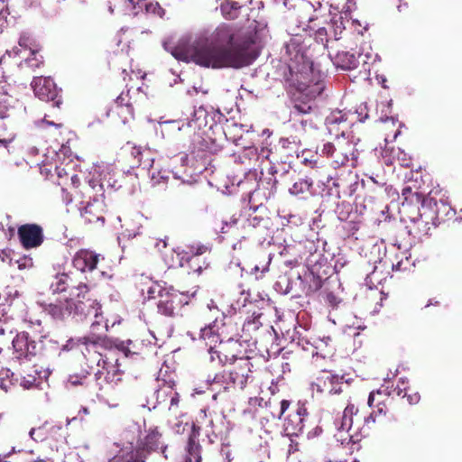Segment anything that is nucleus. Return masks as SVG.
<instances>
[{"label":"nucleus","instance_id":"nucleus-7","mask_svg":"<svg viewBox=\"0 0 462 462\" xmlns=\"http://www.w3.org/2000/svg\"><path fill=\"white\" fill-rule=\"evenodd\" d=\"M17 236L22 246L26 249L40 247L44 241L43 228L37 224H24L18 227Z\"/></svg>","mask_w":462,"mask_h":462},{"label":"nucleus","instance_id":"nucleus-58","mask_svg":"<svg viewBox=\"0 0 462 462\" xmlns=\"http://www.w3.org/2000/svg\"><path fill=\"white\" fill-rule=\"evenodd\" d=\"M82 411H83L85 414H88V409H87V408H83V409H82Z\"/></svg>","mask_w":462,"mask_h":462},{"label":"nucleus","instance_id":"nucleus-63","mask_svg":"<svg viewBox=\"0 0 462 462\" xmlns=\"http://www.w3.org/2000/svg\"><path fill=\"white\" fill-rule=\"evenodd\" d=\"M415 197H416V200L419 201L420 200V197L418 196V194H414Z\"/></svg>","mask_w":462,"mask_h":462},{"label":"nucleus","instance_id":"nucleus-54","mask_svg":"<svg viewBox=\"0 0 462 462\" xmlns=\"http://www.w3.org/2000/svg\"><path fill=\"white\" fill-rule=\"evenodd\" d=\"M11 142V139L10 140H6V139H0V143L4 144V145H6L7 143H9Z\"/></svg>","mask_w":462,"mask_h":462},{"label":"nucleus","instance_id":"nucleus-35","mask_svg":"<svg viewBox=\"0 0 462 462\" xmlns=\"http://www.w3.org/2000/svg\"><path fill=\"white\" fill-rule=\"evenodd\" d=\"M28 42H29V38L26 36H22L19 40V46L21 48H23L24 50V51H28L32 55H35V52L33 51H32L31 48H29Z\"/></svg>","mask_w":462,"mask_h":462},{"label":"nucleus","instance_id":"nucleus-55","mask_svg":"<svg viewBox=\"0 0 462 462\" xmlns=\"http://www.w3.org/2000/svg\"><path fill=\"white\" fill-rule=\"evenodd\" d=\"M180 42H181V41H180V42H178V44L176 45V47L180 44ZM174 48H175V46H174V47H172V48H171V49H169V47H166V50H169V51H171V53L172 54V51L174 50Z\"/></svg>","mask_w":462,"mask_h":462},{"label":"nucleus","instance_id":"nucleus-34","mask_svg":"<svg viewBox=\"0 0 462 462\" xmlns=\"http://www.w3.org/2000/svg\"><path fill=\"white\" fill-rule=\"evenodd\" d=\"M206 249L207 248L205 246H199L197 248L196 252H193V251L190 252V254L192 255L191 256H187L186 261L187 262H194L198 255L202 254L203 253H205Z\"/></svg>","mask_w":462,"mask_h":462},{"label":"nucleus","instance_id":"nucleus-56","mask_svg":"<svg viewBox=\"0 0 462 462\" xmlns=\"http://www.w3.org/2000/svg\"><path fill=\"white\" fill-rule=\"evenodd\" d=\"M183 259H184V256H182L181 259L180 260V266L184 265Z\"/></svg>","mask_w":462,"mask_h":462},{"label":"nucleus","instance_id":"nucleus-42","mask_svg":"<svg viewBox=\"0 0 462 462\" xmlns=\"http://www.w3.org/2000/svg\"><path fill=\"white\" fill-rule=\"evenodd\" d=\"M381 391L378 390L376 391V393L377 394H381ZM374 395H375V392H372L369 395V398H368V405L371 407L373 405V402H374Z\"/></svg>","mask_w":462,"mask_h":462},{"label":"nucleus","instance_id":"nucleus-46","mask_svg":"<svg viewBox=\"0 0 462 462\" xmlns=\"http://www.w3.org/2000/svg\"><path fill=\"white\" fill-rule=\"evenodd\" d=\"M41 173L44 175L45 177H48L51 173V169L47 168L45 165L41 167Z\"/></svg>","mask_w":462,"mask_h":462},{"label":"nucleus","instance_id":"nucleus-5","mask_svg":"<svg viewBox=\"0 0 462 462\" xmlns=\"http://www.w3.org/2000/svg\"><path fill=\"white\" fill-rule=\"evenodd\" d=\"M161 434L155 430H152L145 437L144 442L140 443L139 438L135 436H129V433L125 434V439L127 440V444L125 445L117 455L123 456L122 461L125 462L127 458V451H133L134 462H137L138 449L143 446L150 449L159 448Z\"/></svg>","mask_w":462,"mask_h":462},{"label":"nucleus","instance_id":"nucleus-12","mask_svg":"<svg viewBox=\"0 0 462 462\" xmlns=\"http://www.w3.org/2000/svg\"><path fill=\"white\" fill-rule=\"evenodd\" d=\"M123 371L117 358L106 357L102 360V366L97 371L98 379L104 378L110 384H116L121 381Z\"/></svg>","mask_w":462,"mask_h":462},{"label":"nucleus","instance_id":"nucleus-53","mask_svg":"<svg viewBox=\"0 0 462 462\" xmlns=\"http://www.w3.org/2000/svg\"><path fill=\"white\" fill-rule=\"evenodd\" d=\"M317 32H318L320 35H322V34H324V33L326 32V30H325V28H323V27H319V28L317 29Z\"/></svg>","mask_w":462,"mask_h":462},{"label":"nucleus","instance_id":"nucleus-32","mask_svg":"<svg viewBox=\"0 0 462 462\" xmlns=\"http://www.w3.org/2000/svg\"><path fill=\"white\" fill-rule=\"evenodd\" d=\"M345 120L346 119L344 118V116L341 115V112L333 113L326 119L327 124L328 125L338 124Z\"/></svg>","mask_w":462,"mask_h":462},{"label":"nucleus","instance_id":"nucleus-62","mask_svg":"<svg viewBox=\"0 0 462 462\" xmlns=\"http://www.w3.org/2000/svg\"><path fill=\"white\" fill-rule=\"evenodd\" d=\"M370 419H371L373 421H374V417H373V415H372V414H371V415H370V417L367 419V420H370Z\"/></svg>","mask_w":462,"mask_h":462},{"label":"nucleus","instance_id":"nucleus-9","mask_svg":"<svg viewBox=\"0 0 462 462\" xmlns=\"http://www.w3.org/2000/svg\"><path fill=\"white\" fill-rule=\"evenodd\" d=\"M343 377L330 372H323L311 383V389L318 393L337 394L341 392Z\"/></svg>","mask_w":462,"mask_h":462},{"label":"nucleus","instance_id":"nucleus-21","mask_svg":"<svg viewBox=\"0 0 462 462\" xmlns=\"http://www.w3.org/2000/svg\"><path fill=\"white\" fill-rule=\"evenodd\" d=\"M199 449L200 448L197 443L189 441L180 462H200L201 457Z\"/></svg>","mask_w":462,"mask_h":462},{"label":"nucleus","instance_id":"nucleus-36","mask_svg":"<svg viewBox=\"0 0 462 462\" xmlns=\"http://www.w3.org/2000/svg\"><path fill=\"white\" fill-rule=\"evenodd\" d=\"M118 114L120 116L127 114L130 118H133V107L129 105L120 106L118 107Z\"/></svg>","mask_w":462,"mask_h":462},{"label":"nucleus","instance_id":"nucleus-60","mask_svg":"<svg viewBox=\"0 0 462 462\" xmlns=\"http://www.w3.org/2000/svg\"><path fill=\"white\" fill-rule=\"evenodd\" d=\"M161 243L162 244V248L166 247V242L165 241H161Z\"/></svg>","mask_w":462,"mask_h":462},{"label":"nucleus","instance_id":"nucleus-15","mask_svg":"<svg viewBox=\"0 0 462 462\" xmlns=\"http://www.w3.org/2000/svg\"><path fill=\"white\" fill-rule=\"evenodd\" d=\"M99 255L96 253L81 249L73 257V265L80 272L93 271L98 262Z\"/></svg>","mask_w":462,"mask_h":462},{"label":"nucleus","instance_id":"nucleus-39","mask_svg":"<svg viewBox=\"0 0 462 462\" xmlns=\"http://www.w3.org/2000/svg\"><path fill=\"white\" fill-rule=\"evenodd\" d=\"M407 398H408V402L411 404L418 403L420 399V394L418 393H413L408 394Z\"/></svg>","mask_w":462,"mask_h":462},{"label":"nucleus","instance_id":"nucleus-2","mask_svg":"<svg viewBox=\"0 0 462 462\" xmlns=\"http://www.w3.org/2000/svg\"><path fill=\"white\" fill-rule=\"evenodd\" d=\"M88 288L86 284L80 283L70 291L69 299L51 303L48 306L47 311L56 319H64L68 317H78L83 319L88 315H94L95 320L91 323V333L89 336L78 339L79 344L84 346H104L106 339L103 337L100 329L107 331V324L102 325L101 306L96 300L87 299L86 294Z\"/></svg>","mask_w":462,"mask_h":462},{"label":"nucleus","instance_id":"nucleus-11","mask_svg":"<svg viewBox=\"0 0 462 462\" xmlns=\"http://www.w3.org/2000/svg\"><path fill=\"white\" fill-rule=\"evenodd\" d=\"M32 87L35 96L43 101L54 100L58 96L57 87L51 78H35Z\"/></svg>","mask_w":462,"mask_h":462},{"label":"nucleus","instance_id":"nucleus-20","mask_svg":"<svg viewBox=\"0 0 462 462\" xmlns=\"http://www.w3.org/2000/svg\"><path fill=\"white\" fill-rule=\"evenodd\" d=\"M351 17L348 11H343L334 14L331 19L332 25L335 29V34L341 33L346 24L350 23Z\"/></svg>","mask_w":462,"mask_h":462},{"label":"nucleus","instance_id":"nucleus-51","mask_svg":"<svg viewBox=\"0 0 462 462\" xmlns=\"http://www.w3.org/2000/svg\"><path fill=\"white\" fill-rule=\"evenodd\" d=\"M69 383L72 385H77L78 383H79V381H78L77 379L74 380V377H70L69 379Z\"/></svg>","mask_w":462,"mask_h":462},{"label":"nucleus","instance_id":"nucleus-17","mask_svg":"<svg viewBox=\"0 0 462 462\" xmlns=\"http://www.w3.org/2000/svg\"><path fill=\"white\" fill-rule=\"evenodd\" d=\"M221 328L217 317L213 324H209L201 328L200 337L206 342V345L208 346L209 352H212L214 348H216L217 343H221L220 335L223 334V331H220Z\"/></svg>","mask_w":462,"mask_h":462},{"label":"nucleus","instance_id":"nucleus-47","mask_svg":"<svg viewBox=\"0 0 462 462\" xmlns=\"http://www.w3.org/2000/svg\"><path fill=\"white\" fill-rule=\"evenodd\" d=\"M411 194V188H404L402 189V196H404L405 198V200H408L409 199V195Z\"/></svg>","mask_w":462,"mask_h":462},{"label":"nucleus","instance_id":"nucleus-26","mask_svg":"<svg viewBox=\"0 0 462 462\" xmlns=\"http://www.w3.org/2000/svg\"><path fill=\"white\" fill-rule=\"evenodd\" d=\"M14 374L5 367H0V389L7 391L13 384Z\"/></svg>","mask_w":462,"mask_h":462},{"label":"nucleus","instance_id":"nucleus-40","mask_svg":"<svg viewBox=\"0 0 462 462\" xmlns=\"http://www.w3.org/2000/svg\"><path fill=\"white\" fill-rule=\"evenodd\" d=\"M40 431H41V429H39V430L32 429L30 431V435L34 439H42V435L40 434Z\"/></svg>","mask_w":462,"mask_h":462},{"label":"nucleus","instance_id":"nucleus-3","mask_svg":"<svg viewBox=\"0 0 462 462\" xmlns=\"http://www.w3.org/2000/svg\"><path fill=\"white\" fill-rule=\"evenodd\" d=\"M285 56L290 70L289 81L308 98H314L323 90L321 75L314 70L307 57L301 37H292L285 45Z\"/></svg>","mask_w":462,"mask_h":462},{"label":"nucleus","instance_id":"nucleus-33","mask_svg":"<svg viewBox=\"0 0 462 462\" xmlns=\"http://www.w3.org/2000/svg\"><path fill=\"white\" fill-rule=\"evenodd\" d=\"M162 394H166V395L170 396V398H171L170 409L172 406H177L178 405V403H179V394L177 393L173 392L172 389H170L168 393H166L165 391H162L159 393V396L162 395Z\"/></svg>","mask_w":462,"mask_h":462},{"label":"nucleus","instance_id":"nucleus-30","mask_svg":"<svg viewBox=\"0 0 462 462\" xmlns=\"http://www.w3.org/2000/svg\"><path fill=\"white\" fill-rule=\"evenodd\" d=\"M36 383H37V377L35 375H32V374H28L27 376H23L21 379V383H20V384L24 389H30L33 385H35Z\"/></svg>","mask_w":462,"mask_h":462},{"label":"nucleus","instance_id":"nucleus-13","mask_svg":"<svg viewBox=\"0 0 462 462\" xmlns=\"http://www.w3.org/2000/svg\"><path fill=\"white\" fill-rule=\"evenodd\" d=\"M35 344L29 339L28 333L21 332L12 339L13 356L17 359L34 355Z\"/></svg>","mask_w":462,"mask_h":462},{"label":"nucleus","instance_id":"nucleus-43","mask_svg":"<svg viewBox=\"0 0 462 462\" xmlns=\"http://www.w3.org/2000/svg\"><path fill=\"white\" fill-rule=\"evenodd\" d=\"M21 53V50L18 48V47H14L12 51H6V54H8L9 56H17V55H20Z\"/></svg>","mask_w":462,"mask_h":462},{"label":"nucleus","instance_id":"nucleus-64","mask_svg":"<svg viewBox=\"0 0 462 462\" xmlns=\"http://www.w3.org/2000/svg\"><path fill=\"white\" fill-rule=\"evenodd\" d=\"M127 121H128V118H127V117H125V118L123 119V122H124V123H126Z\"/></svg>","mask_w":462,"mask_h":462},{"label":"nucleus","instance_id":"nucleus-4","mask_svg":"<svg viewBox=\"0 0 462 462\" xmlns=\"http://www.w3.org/2000/svg\"><path fill=\"white\" fill-rule=\"evenodd\" d=\"M322 153L332 159L335 167H340L351 162L356 165V144L348 137L342 134L337 137L334 143H328L323 145Z\"/></svg>","mask_w":462,"mask_h":462},{"label":"nucleus","instance_id":"nucleus-41","mask_svg":"<svg viewBox=\"0 0 462 462\" xmlns=\"http://www.w3.org/2000/svg\"><path fill=\"white\" fill-rule=\"evenodd\" d=\"M289 406H290L289 401H286V400L282 401L280 416L282 415L286 411V410L289 408Z\"/></svg>","mask_w":462,"mask_h":462},{"label":"nucleus","instance_id":"nucleus-16","mask_svg":"<svg viewBox=\"0 0 462 462\" xmlns=\"http://www.w3.org/2000/svg\"><path fill=\"white\" fill-rule=\"evenodd\" d=\"M165 132L168 134H172L180 141H191V135L194 130L190 123H180L177 121L165 123Z\"/></svg>","mask_w":462,"mask_h":462},{"label":"nucleus","instance_id":"nucleus-22","mask_svg":"<svg viewBox=\"0 0 462 462\" xmlns=\"http://www.w3.org/2000/svg\"><path fill=\"white\" fill-rule=\"evenodd\" d=\"M331 342L332 340L329 337L315 340L314 344L315 348L317 349L316 355H320L324 358L331 355L334 349Z\"/></svg>","mask_w":462,"mask_h":462},{"label":"nucleus","instance_id":"nucleus-14","mask_svg":"<svg viewBox=\"0 0 462 462\" xmlns=\"http://www.w3.org/2000/svg\"><path fill=\"white\" fill-rule=\"evenodd\" d=\"M251 367L252 364L248 359H240L230 371L229 380L236 387L241 390L245 387L250 378Z\"/></svg>","mask_w":462,"mask_h":462},{"label":"nucleus","instance_id":"nucleus-29","mask_svg":"<svg viewBox=\"0 0 462 462\" xmlns=\"http://www.w3.org/2000/svg\"><path fill=\"white\" fill-rule=\"evenodd\" d=\"M167 287H163L162 284L158 282H152L151 285L147 289V298L152 299L155 298V295L158 294L159 298L161 297V294H162V291Z\"/></svg>","mask_w":462,"mask_h":462},{"label":"nucleus","instance_id":"nucleus-45","mask_svg":"<svg viewBox=\"0 0 462 462\" xmlns=\"http://www.w3.org/2000/svg\"><path fill=\"white\" fill-rule=\"evenodd\" d=\"M55 170H56V172H57L59 178H62V177L67 175V172H66V171L64 169H60L59 167H56Z\"/></svg>","mask_w":462,"mask_h":462},{"label":"nucleus","instance_id":"nucleus-8","mask_svg":"<svg viewBox=\"0 0 462 462\" xmlns=\"http://www.w3.org/2000/svg\"><path fill=\"white\" fill-rule=\"evenodd\" d=\"M187 303L188 300L183 293L173 290L171 287H167L159 298L158 309L161 313L171 316L178 307Z\"/></svg>","mask_w":462,"mask_h":462},{"label":"nucleus","instance_id":"nucleus-10","mask_svg":"<svg viewBox=\"0 0 462 462\" xmlns=\"http://www.w3.org/2000/svg\"><path fill=\"white\" fill-rule=\"evenodd\" d=\"M115 3L122 4V12L126 14H137L143 8L146 13L162 15V9L158 3L147 2L146 0H114Z\"/></svg>","mask_w":462,"mask_h":462},{"label":"nucleus","instance_id":"nucleus-57","mask_svg":"<svg viewBox=\"0 0 462 462\" xmlns=\"http://www.w3.org/2000/svg\"><path fill=\"white\" fill-rule=\"evenodd\" d=\"M402 388L398 386V393H397L398 395H400L402 393Z\"/></svg>","mask_w":462,"mask_h":462},{"label":"nucleus","instance_id":"nucleus-52","mask_svg":"<svg viewBox=\"0 0 462 462\" xmlns=\"http://www.w3.org/2000/svg\"><path fill=\"white\" fill-rule=\"evenodd\" d=\"M71 181L73 184H77L79 182V178L77 175L71 176Z\"/></svg>","mask_w":462,"mask_h":462},{"label":"nucleus","instance_id":"nucleus-24","mask_svg":"<svg viewBox=\"0 0 462 462\" xmlns=\"http://www.w3.org/2000/svg\"><path fill=\"white\" fill-rule=\"evenodd\" d=\"M337 59L340 62V66L345 69H352L358 65V58L353 53L344 51L338 53Z\"/></svg>","mask_w":462,"mask_h":462},{"label":"nucleus","instance_id":"nucleus-37","mask_svg":"<svg viewBox=\"0 0 462 462\" xmlns=\"http://www.w3.org/2000/svg\"><path fill=\"white\" fill-rule=\"evenodd\" d=\"M67 280H68L67 275L63 274L60 277H59L58 282H57V287H56L55 291H65V289H66L65 283H66Z\"/></svg>","mask_w":462,"mask_h":462},{"label":"nucleus","instance_id":"nucleus-18","mask_svg":"<svg viewBox=\"0 0 462 462\" xmlns=\"http://www.w3.org/2000/svg\"><path fill=\"white\" fill-rule=\"evenodd\" d=\"M103 202L95 199L93 203H88L81 208V216L85 218L86 222L94 223L97 221H104L103 216Z\"/></svg>","mask_w":462,"mask_h":462},{"label":"nucleus","instance_id":"nucleus-25","mask_svg":"<svg viewBox=\"0 0 462 462\" xmlns=\"http://www.w3.org/2000/svg\"><path fill=\"white\" fill-rule=\"evenodd\" d=\"M307 415V409L302 404H299V407L296 411V413L290 419L295 425L292 427V430L295 431H300L302 429V422Z\"/></svg>","mask_w":462,"mask_h":462},{"label":"nucleus","instance_id":"nucleus-61","mask_svg":"<svg viewBox=\"0 0 462 462\" xmlns=\"http://www.w3.org/2000/svg\"><path fill=\"white\" fill-rule=\"evenodd\" d=\"M356 328H357L358 329H360V328H361V329H364V328H365V327H362L361 325H357V327H356Z\"/></svg>","mask_w":462,"mask_h":462},{"label":"nucleus","instance_id":"nucleus-59","mask_svg":"<svg viewBox=\"0 0 462 462\" xmlns=\"http://www.w3.org/2000/svg\"><path fill=\"white\" fill-rule=\"evenodd\" d=\"M161 449H162V452L164 454V453H165V450H166V447L162 446V447H161Z\"/></svg>","mask_w":462,"mask_h":462},{"label":"nucleus","instance_id":"nucleus-27","mask_svg":"<svg viewBox=\"0 0 462 462\" xmlns=\"http://www.w3.org/2000/svg\"><path fill=\"white\" fill-rule=\"evenodd\" d=\"M5 85L0 88V117L4 118L6 116V109L10 106V97L5 89Z\"/></svg>","mask_w":462,"mask_h":462},{"label":"nucleus","instance_id":"nucleus-44","mask_svg":"<svg viewBox=\"0 0 462 462\" xmlns=\"http://www.w3.org/2000/svg\"><path fill=\"white\" fill-rule=\"evenodd\" d=\"M28 462H52L50 458H41L40 457L34 458L32 457Z\"/></svg>","mask_w":462,"mask_h":462},{"label":"nucleus","instance_id":"nucleus-49","mask_svg":"<svg viewBox=\"0 0 462 462\" xmlns=\"http://www.w3.org/2000/svg\"><path fill=\"white\" fill-rule=\"evenodd\" d=\"M208 308L209 309L210 311L219 312L217 307L215 305L213 300L210 301V303L208 305Z\"/></svg>","mask_w":462,"mask_h":462},{"label":"nucleus","instance_id":"nucleus-48","mask_svg":"<svg viewBox=\"0 0 462 462\" xmlns=\"http://www.w3.org/2000/svg\"><path fill=\"white\" fill-rule=\"evenodd\" d=\"M33 60H35V62H32V60H27L26 62L31 66V67H38L39 63H40V60L35 57L33 58Z\"/></svg>","mask_w":462,"mask_h":462},{"label":"nucleus","instance_id":"nucleus-23","mask_svg":"<svg viewBox=\"0 0 462 462\" xmlns=\"http://www.w3.org/2000/svg\"><path fill=\"white\" fill-rule=\"evenodd\" d=\"M240 5L236 2L225 0L220 5V11L226 19H235L238 16Z\"/></svg>","mask_w":462,"mask_h":462},{"label":"nucleus","instance_id":"nucleus-1","mask_svg":"<svg viewBox=\"0 0 462 462\" xmlns=\"http://www.w3.org/2000/svg\"><path fill=\"white\" fill-rule=\"evenodd\" d=\"M172 56L183 61L212 69L242 68L250 65L258 56L254 42L229 26L217 28L210 39L189 44L181 40Z\"/></svg>","mask_w":462,"mask_h":462},{"label":"nucleus","instance_id":"nucleus-31","mask_svg":"<svg viewBox=\"0 0 462 462\" xmlns=\"http://www.w3.org/2000/svg\"><path fill=\"white\" fill-rule=\"evenodd\" d=\"M20 270L31 268L33 265L32 258L29 256H23L16 261Z\"/></svg>","mask_w":462,"mask_h":462},{"label":"nucleus","instance_id":"nucleus-50","mask_svg":"<svg viewBox=\"0 0 462 462\" xmlns=\"http://www.w3.org/2000/svg\"><path fill=\"white\" fill-rule=\"evenodd\" d=\"M130 431H131V433H132L133 435H135V434H137V433L139 432V429H138V427H137V426L134 425V426L131 428Z\"/></svg>","mask_w":462,"mask_h":462},{"label":"nucleus","instance_id":"nucleus-28","mask_svg":"<svg viewBox=\"0 0 462 462\" xmlns=\"http://www.w3.org/2000/svg\"><path fill=\"white\" fill-rule=\"evenodd\" d=\"M310 188V183L304 180H299L290 189V193L292 195H299L308 191Z\"/></svg>","mask_w":462,"mask_h":462},{"label":"nucleus","instance_id":"nucleus-38","mask_svg":"<svg viewBox=\"0 0 462 462\" xmlns=\"http://www.w3.org/2000/svg\"><path fill=\"white\" fill-rule=\"evenodd\" d=\"M294 108L299 112V113H301V114H307L310 111V106L309 105H306V104H303V105H300V104H297L294 106Z\"/></svg>","mask_w":462,"mask_h":462},{"label":"nucleus","instance_id":"nucleus-6","mask_svg":"<svg viewBox=\"0 0 462 462\" xmlns=\"http://www.w3.org/2000/svg\"><path fill=\"white\" fill-rule=\"evenodd\" d=\"M357 413L354 404H348L343 411L341 419L336 422L337 432L335 434L337 441L341 444L356 442L355 430L353 429V417Z\"/></svg>","mask_w":462,"mask_h":462},{"label":"nucleus","instance_id":"nucleus-19","mask_svg":"<svg viewBox=\"0 0 462 462\" xmlns=\"http://www.w3.org/2000/svg\"><path fill=\"white\" fill-rule=\"evenodd\" d=\"M111 171V167L108 165L102 164L94 166L93 176L95 177L97 175L99 178V180L98 181H97L94 179L90 180L89 185L91 186V188L95 189L97 186H99L100 190H102L105 183L110 185V180H107V177L110 175Z\"/></svg>","mask_w":462,"mask_h":462}]
</instances>
